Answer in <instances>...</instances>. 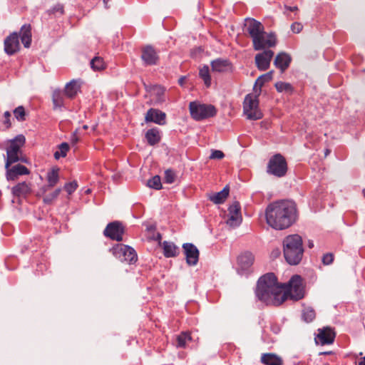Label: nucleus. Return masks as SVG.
<instances>
[{
    "mask_svg": "<svg viewBox=\"0 0 365 365\" xmlns=\"http://www.w3.org/2000/svg\"><path fill=\"white\" fill-rule=\"evenodd\" d=\"M245 30L252 40L253 48L255 51L265 48L274 47L277 43L276 36L273 34H267L263 24L255 19H245Z\"/></svg>",
    "mask_w": 365,
    "mask_h": 365,
    "instance_id": "3",
    "label": "nucleus"
},
{
    "mask_svg": "<svg viewBox=\"0 0 365 365\" xmlns=\"http://www.w3.org/2000/svg\"><path fill=\"white\" fill-rule=\"evenodd\" d=\"M123 232L124 227L122 223L118 221L110 222L107 225L106 229L103 231L105 236L118 242L123 240Z\"/></svg>",
    "mask_w": 365,
    "mask_h": 365,
    "instance_id": "11",
    "label": "nucleus"
},
{
    "mask_svg": "<svg viewBox=\"0 0 365 365\" xmlns=\"http://www.w3.org/2000/svg\"><path fill=\"white\" fill-rule=\"evenodd\" d=\"M65 96V93L59 89L53 91L52 93V102L54 110L61 109L64 106Z\"/></svg>",
    "mask_w": 365,
    "mask_h": 365,
    "instance_id": "27",
    "label": "nucleus"
},
{
    "mask_svg": "<svg viewBox=\"0 0 365 365\" xmlns=\"http://www.w3.org/2000/svg\"><path fill=\"white\" fill-rule=\"evenodd\" d=\"M359 365H365V357H363L359 360Z\"/></svg>",
    "mask_w": 365,
    "mask_h": 365,
    "instance_id": "51",
    "label": "nucleus"
},
{
    "mask_svg": "<svg viewBox=\"0 0 365 365\" xmlns=\"http://www.w3.org/2000/svg\"><path fill=\"white\" fill-rule=\"evenodd\" d=\"M141 59L145 66H153L158 63L159 56L155 49L150 45H147L141 49Z\"/></svg>",
    "mask_w": 365,
    "mask_h": 365,
    "instance_id": "14",
    "label": "nucleus"
},
{
    "mask_svg": "<svg viewBox=\"0 0 365 365\" xmlns=\"http://www.w3.org/2000/svg\"><path fill=\"white\" fill-rule=\"evenodd\" d=\"M31 192V185L26 182H19L12 187L11 192L18 198H25Z\"/></svg>",
    "mask_w": 365,
    "mask_h": 365,
    "instance_id": "20",
    "label": "nucleus"
},
{
    "mask_svg": "<svg viewBox=\"0 0 365 365\" xmlns=\"http://www.w3.org/2000/svg\"><path fill=\"white\" fill-rule=\"evenodd\" d=\"M185 81V76H182L179 78L178 80V83L180 85V86H183L184 84V82Z\"/></svg>",
    "mask_w": 365,
    "mask_h": 365,
    "instance_id": "50",
    "label": "nucleus"
},
{
    "mask_svg": "<svg viewBox=\"0 0 365 365\" xmlns=\"http://www.w3.org/2000/svg\"><path fill=\"white\" fill-rule=\"evenodd\" d=\"M285 9L288 11H297L298 10V8L297 6H285Z\"/></svg>",
    "mask_w": 365,
    "mask_h": 365,
    "instance_id": "49",
    "label": "nucleus"
},
{
    "mask_svg": "<svg viewBox=\"0 0 365 365\" xmlns=\"http://www.w3.org/2000/svg\"><path fill=\"white\" fill-rule=\"evenodd\" d=\"M303 29V26L301 23L294 22L291 25V30L294 34L299 33Z\"/></svg>",
    "mask_w": 365,
    "mask_h": 365,
    "instance_id": "46",
    "label": "nucleus"
},
{
    "mask_svg": "<svg viewBox=\"0 0 365 365\" xmlns=\"http://www.w3.org/2000/svg\"><path fill=\"white\" fill-rule=\"evenodd\" d=\"M266 222L277 230L291 227L297 220L296 204L291 200H280L270 203L265 210Z\"/></svg>",
    "mask_w": 365,
    "mask_h": 365,
    "instance_id": "2",
    "label": "nucleus"
},
{
    "mask_svg": "<svg viewBox=\"0 0 365 365\" xmlns=\"http://www.w3.org/2000/svg\"><path fill=\"white\" fill-rule=\"evenodd\" d=\"M329 150H327L326 153H325L326 155L329 153Z\"/></svg>",
    "mask_w": 365,
    "mask_h": 365,
    "instance_id": "57",
    "label": "nucleus"
},
{
    "mask_svg": "<svg viewBox=\"0 0 365 365\" xmlns=\"http://www.w3.org/2000/svg\"><path fill=\"white\" fill-rule=\"evenodd\" d=\"M91 67L94 71H101L105 68V63L101 57L96 56L91 61Z\"/></svg>",
    "mask_w": 365,
    "mask_h": 365,
    "instance_id": "38",
    "label": "nucleus"
},
{
    "mask_svg": "<svg viewBox=\"0 0 365 365\" xmlns=\"http://www.w3.org/2000/svg\"><path fill=\"white\" fill-rule=\"evenodd\" d=\"M20 37L24 47L29 48L31 43V28L30 24H24L20 30Z\"/></svg>",
    "mask_w": 365,
    "mask_h": 365,
    "instance_id": "26",
    "label": "nucleus"
},
{
    "mask_svg": "<svg viewBox=\"0 0 365 365\" xmlns=\"http://www.w3.org/2000/svg\"><path fill=\"white\" fill-rule=\"evenodd\" d=\"M4 51L9 56H12L20 50L19 36L17 32H13L8 36L4 42Z\"/></svg>",
    "mask_w": 365,
    "mask_h": 365,
    "instance_id": "13",
    "label": "nucleus"
},
{
    "mask_svg": "<svg viewBox=\"0 0 365 365\" xmlns=\"http://www.w3.org/2000/svg\"><path fill=\"white\" fill-rule=\"evenodd\" d=\"M314 340L317 344H331L334 341L336 334L330 327H323L317 330Z\"/></svg>",
    "mask_w": 365,
    "mask_h": 365,
    "instance_id": "12",
    "label": "nucleus"
},
{
    "mask_svg": "<svg viewBox=\"0 0 365 365\" xmlns=\"http://www.w3.org/2000/svg\"><path fill=\"white\" fill-rule=\"evenodd\" d=\"M273 73V71H271L265 74L260 76L257 79L255 86L259 87V93L261 92V88L263 86V85L272 79Z\"/></svg>",
    "mask_w": 365,
    "mask_h": 365,
    "instance_id": "33",
    "label": "nucleus"
},
{
    "mask_svg": "<svg viewBox=\"0 0 365 365\" xmlns=\"http://www.w3.org/2000/svg\"><path fill=\"white\" fill-rule=\"evenodd\" d=\"M331 353V351H326V352L320 353V354H330Z\"/></svg>",
    "mask_w": 365,
    "mask_h": 365,
    "instance_id": "54",
    "label": "nucleus"
},
{
    "mask_svg": "<svg viewBox=\"0 0 365 365\" xmlns=\"http://www.w3.org/2000/svg\"><path fill=\"white\" fill-rule=\"evenodd\" d=\"M199 76L203 80L205 86L207 87H210L211 85V77L210 75L209 67L207 66H204L200 69Z\"/></svg>",
    "mask_w": 365,
    "mask_h": 365,
    "instance_id": "35",
    "label": "nucleus"
},
{
    "mask_svg": "<svg viewBox=\"0 0 365 365\" xmlns=\"http://www.w3.org/2000/svg\"><path fill=\"white\" fill-rule=\"evenodd\" d=\"M78 187V185L76 182H71L66 183L64 185V190L69 194L71 195L75 192Z\"/></svg>",
    "mask_w": 365,
    "mask_h": 365,
    "instance_id": "42",
    "label": "nucleus"
},
{
    "mask_svg": "<svg viewBox=\"0 0 365 365\" xmlns=\"http://www.w3.org/2000/svg\"><path fill=\"white\" fill-rule=\"evenodd\" d=\"M256 295L267 305L279 306L288 298L297 301L304 296L302 279L294 275L288 284H279L273 273H267L257 282Z\"/></svg>",
    "mask_w": 365,
    "mask_h": 365,
    "instance_id": "1",
    "label": "nucleus"
},
{
    "mask_svg": "<svg viewBox=\"0 0 365 365\" xmlns=\"http://www.w3.org/2000/svg\"><path fill=\"white\" fill-rule=\"evenodd\" d=\"M145 138L150 145L158 143L160 140V131L158 128L149 129L145 133Z\"/></svg>",
    "mask_w": 365,
    "mask_h": 365,
    "instance_id": "29",
    "label": "nucleus"
},
{
    "mask_svg": "<svg viewBox=\"0 0 365 365\" xmlns=\"http://www.w3.org/2000/svg\"><path fill=\"white\" fill-rule=\"evenodd\" d=\"M26 143V138L24 135L20 134L14 138L7 141L6 158L5 160V168L11 167V165L19 161L26 163V159L22 156L21 148Z\"/></svg>",
    "mask_w": 365,
    "mask_h": 365,
    "instance_id": "5",
    "label": "nucleus"
},
{
    "mask_svg": "<svg viewBox=\"0 0 365 365\" xmlns=\"http://www.w3.org/2000/svg\"><path fill=\"white\" fill-rule=\"evenodd\" d=\"M237 262L240 267L246 270L249 269L254 262V256L251 252H245L241 254L237 258Z\"/></svg>",
    "mask_w": 365,
    "mask_h": 365,
    "instance_id": "25",
    "label": "nucleus"
},
{
    "mask_svg": "<svg viewBox=\"0 0 365 365\" xmlns=\"http://www.w3.org/2000/svg\"><path fill=\"white\" fill-rule=\"evenodd\" d=\"M283 254L287 263L291 265L298 264L304 255L302 237L297 234L285 237L283 240Z\"/></svg>",
    "mask_w": 365,
    "mask_h": 365,
    "instance_id": "4",
    "label": "nucleus"
},
{
    "mask_svg": "<svg viewBox=\"0 0 365 365\" xmlns=\"http://www.w3.org/2000/svg\"><path fill=\"white\" fill-rule=\"evenodd\" d=\"M4 116L5 118V120L4 121V124L6 125V128H9L11 125V121H10L11 113H9V111H6L4 113Z\"/></svg>",
    "mask_w": 365,
    "mask_h": 365,
    "instance_id": "48",
    "label": "nucleus"
},
{
    "mask_svg": "<svg viewBox=\"0 0 365 365\" xmlns=\"http://www.w3.org/2000/svg\"><path fill=\"white\" fill-rule=\"evenodd\" d=\"M192 340V338L189 333L182 332L176 337V347L177 348H185L187 341Z\"/></svg>",
    "mask_w": 365,
    "mask_h": 365,
    "instance_id": "31",
    "label": "nucleus"
},
{
    "mask_svg": "<svg viewBox=\"0 0 365 365\" xmlns=\"http://www.w3.org/2000/svg\"><path fill=\"white\" fill-rule=\"evenodd\" d=\"M6 178L9 180H14L19 175H29V170L24 165L18 164L11 168H6Z\"/></svg>",
    "mask_w": 365,
    "mask_h": 365,
    "instance_id": "19",
    "label": "nucleus"
},
{
    "mask_svg": "<svg viewBox=\"0 0 365 365\" xmlns=\"http://www.w3.org/2000/svg\"><path fill=\"white\" fill-rule=\"evenodd\" d=\"M229 195V187H225L220 192H218L212 195L210 199L215 204L222 203Z\"/></svg>",
    "mask_w": 365,
    "mask_h": 365,
    "instance_id": "30",
    "label": "nucleus"
},
{
    "mask_svg": "<svg viewBox=\"0 0 365 365\" xmlns=\"http://www.w3.org/2000/svg\"><path fill=\"white\" fill-rule=\"evenodd\" d=\"M70 140H71V143L72 145H76L78 140H79V136H78V130H76L71 135V138H70Z\"/></svg>",
    "mask_w": 365,
    "mask_h": 365,
    "instance_id": "47",
    "label": "nucleus"
},
{
    "mask_svg": "<svg viewBox=\"0 0 365 365\" xmlns=\"http://www.w3.org/2000/svg\"><path fill=\"white\" fill-rule=\"evenodd\" d=\"M308 247L309 248H312L314 247V242L312 240H309L308 241Z\"/></svg>",
    "mask_w": 365,
    "mask_h": 365,
    "instance_id": "52",
    "label": "nucleus"
},
{
    "mask_svg": "<svg viewBox=\"0 0 365 365\" xmlns=\"http://www.w3.org/2000/svg\"><path fill=\"white\" fill-rule=\"evenodd\" d=\"M81 90V83L78 80H72L66 83L64 89L65 95L68 98H73Z\"/></svg>",
    "mask_w": 365,
    "mask_h": 365,
    "instance_id": "23",
    "label": "nucleus"
},
{
    "mask_svg": "<svg viewBox=\"0 0 365 365\" xmlns=\"http://www.w3.org/2000/svg\"><path fill=\"white\" fill-rule=\"evenodd\" d=\"M292 58L289 55L284 52L279 53L277 55L274 64L279 68L281 72L283 73L289 66Z\"/></svg>",
    "mask_w": 365,
    "mask_h": 365,
    "instance_id": "21",
    "label": "nucleus"
},
{
    "mask_svg": "<svg viewBox=\"0 0 365 365\" xmlns=\"http://www.w3.org/2000/svg\"><path fill=\"white\" fill-rule=\"evenodd\" d=\"M260 361L264 365H283V359L274 353L262 354Z\"/></svg>",
    "mask_w": 365,
    "mask_h": 365,
    "instance_id": "22",
    "label": "nucleus"
},
{
    "mask_svg": "<svg viewBox=\"0 0 365 365\" xmlns=\"http://www.w3.org/2000/svg\"><path fill=\"white\" fill-rule=\"evenodd\" d=\"M58 168H53L47 173L46 179L48 184L40 188V192L42 194L46 193L50 189L53 187L59 180Z\"/></svg>",
    "mask_w": 365,
    "mask_h": 365,
    "instance_id": "18",
    "label": "nucleus"
},
{
    "mask_svg": "<svg viewBox=\"0 0 365 365\" xmlns=\"http://www.w3.org/2000/svg\"><path fill=\"white\" fill-rule=\"evenodd\" d=\"M48 12L49 14H54L56 13H59L60 14H63V6L62 4H58L55 5L53 8L49 9L48 11Z\"/></svg>",
    "mask_w": 365,
    "mask_h": 365,
    "instance_id": "44",
    "label": "nucleus"
},
{
    "mask_svg": "<svg viewBox=\"0 0 365 365\" xmlns=\"http://www.w3.org/2000/svg\"><path fill=\"white\" fill-rule=\"evenodd\" d=\"M259 93H249L244 99L243 113L249 120H257L263 117V114L259 108Z\"/></svg>",
    "mask_w": 365,
    "mask_h": 365,
    "instance_id": "6",
    "label": "nucleus"
},
{
    "mask_svg": "<svg viewBox=\"0 0 365 365\" xmlns=\"http://www.w3.org/2000/svg\"><path fill=\"white\" fill-rule=\"evenodd\" d=\"M83 128L84 130H86V129L88 128V125H84L83 126Z\"/></svg>",
    "mask_w": 365,
    "mask_h": 365,
    "instance_id": "55",
    "label": "nucleus"
},
{
    "mask_svg": "<svg viewBox=\"0 0 365 365\" xmlns=\"http://www.w3.org/2000/svg\"><path fill=\"white\" fill-rule=\"evenodd\" d=\"M108 1H109V0H103V3H104V4H105V7H106V8H108Z\"/></svg>",
    "mask_w": 365,
    "mask_h": 365,
    "instance_id": "53",
    "label": "nucleus"
},
{
    "mask_svg": "<svg viewBox=\"0 0 365 365\" xmlns=\"http://www.w3.org/2000/svg\"><path fill=\"white\" fill-rule=\"evenodd\" d=\"M230 63L227 60L216 59L211 63L212 69L216 72H225L230 68Z\"/></svg>",
    "mask_w": 365,
    "mask_h": 365,
    "instance_id": "28",
    "label": "nucleus"
},
{
    "mask_svg": "<svg viewBox=\"0 0 365 365\" xmlns=\"http://www.w3.org/2000/svg\"><path fill=\"white\" fill-rule=\"evenodd\" d=\"M189 110L191 117L195 120H202L216 115L217 110L214 106L200 103L197 101L190 102Z\"/></svg>",
    "mask_w": 365,
    "mask_h": 365,
    "instance_id": "7",
    "label": "nucleus"
},
{
    "mask_svg": "<svg viewBox=\"0 0 365 365\" xmlns=\"http://www.w3.org/2000/svg\"><path fill=\"white\" fill-rule=\"evenodd\" d=\"M316 317V313L313 308L310 307H304L302 310V318L307 322H312Z\"/></svg>",
    "mask_w": 365,
    "mask_h": 365,
    "instance_id": "32",
    "label": "nucleus"
},
{
    "mask_svg": "<svg viewBox=\"0 0 365 365\" xmlns=\"http://www.w3.org/2000/svg\"><path fill=\"white\" fill-rule=\"evenodd\" d=\"M274 86L279 93H292L294 91L292 86L289 83L279 81L275 83Z\"/></svg>",
    "mask_w": 365,
    "mask_h": 365,
    "instance_id": "36",
    "label": "nucleus"
},
{
    "mask_svg": "<svg viewBox=\"0 0 365 365\" xmlns=\"http://www.w3.org/2000/svg\"><path fill=\"white\" fill-rule=\"evenodd\" d=\"M166 114L155 108H150L145 115V122H153L156 124L163 125L166 123Z\"/></svg>",
    "mask_w": 365,
    "mask_h": 365,
    "instance_id": "17",
    "label": "nucleus"
},
{
    "mask_svg": "<svg viewBox=\"0 0 365 365\" xmlns=\"http://www.w3.org/2000/svg\"><path fill=\"white\" fill-rule=\"evenodd\" d=\"M334 261V255L332 253H327L322 257V263L324 265H329Z\"/></svg>",
    "mask_w": 365,
    "mask_h": 365,
    "instance_id": "43",
    "label": "nucleus"
},
{
    "mask_svg": "<svg viewBox=\"0 0 365 365\" xmlns=\"http://www.w3.org/2000/svg\"><path fill=\"white\" fill-rule=\"evenodd\" d=\"M267 173L278 178L284 176L287 172V164L281 154L272 156L267 165Z\"/></svg>",
    "mask_w": 365,
    "mask_h": 365,
    "instance_id": "8",
    "label": "nucleus"
},
{
    "mask_svg": "<svg viewBox=\"0 0 365 365\" xmlns=\"http://www.w3.org/2000/svg\"><path fill=\"white\" fill-rule=\"evenodd\" d=\"M182 249L186 258V262L190 266L197 264L199 259V250L196 246L192 243H184Z\"/></svg>",
    "mask_w": 365,
    "mask_h": 365,
    "instance_id": "16",
    "label": "nucleus"
},
{
    "mask_svg": "<svg viewBox=\"0 0 365 365\" xmlns=\"http://www.w3.org/2000/svg\"><path fill=\"white\" fill-rule=\"evenodd\" d=\"M162 247L163 255L167 258L175 257L180 253L179 247L172 242L164 241L162 242Z\"/></svg>",
    "mask_w": 365,
    "mask_h": 365,
    "instance_id": "24",
    "label": "nucleus"
},
{
    "mask_svg": "<svg viewBox=\"0 0 365 365\" xmlns=\"http://www.w3.org/2000/svg\"><path fill=\"white\" fill-rule=\"evenodd\" d=\"M274 56V52L271 50H265L255 56V60L257 68L259 71H266L270 66V62Z\"/></svg>",
    "mask_w": 365,
    "mask_h": 365,
    "instance_id": "15",
    "label": "nucleus"
},
{
    "mask_svg": "<svg viewBox=\"0 0 365 365\" xmlns=\"http://www.w3.org/2000/svg\"><path fill=\"white\" fill-rule=\"evenodd\" d=\"M225 157V154L221 150H215L212 151V153L210 156V159H218L221 160Z\"/></svg>",
    "mask_w": 365,
    "mask_h": 365,
    "instance_id": "45",
    "label": "nucleus"
},
{
    "mask_svg": "<svg viewBox=\"0 0 365 365\" xmlns=\"http://www.w3.org/2000/svg\"><path fill=\"white\" fill-rule=\"evenodd\" d=\"M227 224L231 227H238L242 220L241 207L239 202H234L228 208Z\"/></svg>",
    "mask_w": 365,
    "mask_h": 365,
    "instance_id": "10",
    "label": "nucleus"
},
{
    "mask_svg": "<svg viewBox=\"0 0 365 365\" xmlns=\"http://www.w3.org/2000/svg\"><path fill=\"white\" fill-rule=\"evenodd\" d=\"M113 255L121 262L133 264L138 259L137 254L133 248L130 246L118 244L111 250Z\"/></svg>",
    "mask_w": 365,
    "mask_h": 365,
    "instance_id": "9",
    "label": "nucleus"
},
{
    "mask_svg": "<svg viewBox=\"0 0 365 365\" xmlns=\"http://www.w3.org/2000/svg\"><path fill=\"white\" fill-rule=\"evenodd\" d=\"M148 185L153 189L160 190L162 187L160 176L155 175L148 181Z\"/></svg>",
    "mask_w": 365,
    "mask_h": 365,
    "instance_id": "39",
    "label": "nucleus"
},
{
    "mask_svg": "<svg viewBox=\"0 0 365 365\" xmlns=\"http://www.w3.org/2000/svg\"><path fill=\"white\" fill-rule=\"evenodd\" d=\"M363 194H364V196L365 197V189H364V190H363Z\"/></svg>",
    "mask_w": 365,
    "mask_h": 365,
    "instance_id": "56",
    "label": "nucleus"
},
{
    "mask_svg": "<svg viewBox=\"0 0 365 365\" xmlns=\"http://www.w3.org/2000/svg\"><path fill=\"white\" fill-rule=\"evenodd\" d=\"M61 192V189L57 188L53 192H51V194H48V195H46V193L42 194L40 191H39V193L41 195H43V202L46 205H51L53 202L54 200H56L57 199V197L60 195Z\"/></svg>",
    "mask_w": 365,
    "mask_h": 365,
    "instance_id": "34",
    "label": "nucleus"
},
{
    "mask_svg": "<svg viewBox=\"0 0 365 365\" xmlns=\"http://www.w3.org/2000/svg\"><path fill=\"white\" fill-rule=\"evenodd\" d=\"M68 150L69 145L67 143H61L58 145V150L53 154L55 159L58 160L60 158L66 157Z\"/></svg>",
    "mask_w": 365,
    "mask_h": 365,
    "instance_id": "37",
    "label": "nucleus"
},
{
    "mask_svg": "<svg viewBox=\"0 0 365 365\" xmlns=\"http://www.w3.org/2000/svg\"><path fill=\"white\" fill-rule=\"evenodd\" d=\"M175 177H176V175L173 170H167L165 171L164 178H165V182L169 183V184L174 182V181L175 180Z\"/></svg>",
    "mask_w": 365,
    "mask_h": 365,
    "instance_id": "41",
    "label": "nucleus"
},
{
    "mask_svg": "<svg viewBox=\"0 0 365 365\" xmlns=\"http://www.w3.org/2000/svg\"><path fill=\"white\" fill-rule=\"evenodd\" d=\"M14 114L15 118L19 121H24L26 119V118H25V116H26L25 109L21 106H18L17 108H16L14 109Z\"/></svg>",
    "mask_w": 365,
    "mask_h": 365,
    "instance_id": "40",
    "label": "nucleus"
}]
</instances>
